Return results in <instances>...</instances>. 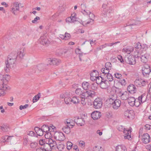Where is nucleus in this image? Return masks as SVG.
I'll use <instances>...</instances> for the list:
<instances>
[{
	"instance_id": "1",
	"label": "nucleus",
	"mask_w": 151,
	"mask_h": 151,
	"mask_svg": "<svg viewBox=\"0 0 151 151\" xmlns=\"http://www.w3.org/2000/svg\"><path fill=\"white\" fill-rule=\"evenodd\" d=\"M17 58L15 52H12L9 56L6 62V66L4 68V70L6 72L8 73L10 69L12 68L15 66Z\"/></svg>"
},
{
	"instance_id": "2",
	"label": "nucleus",
	"mask_w": 151,
	"mask_h": 151,
	"mask_svg": "<svg viewBox=\"0 0 151 151\" xmlns=\"http://www.w3.org/2000/svg\"><path fill=\"white\" fill-rule=\"evenodd\" d=\"M10 76L7 74L3 75L0 74V89L4 90H10V87L6 84L9 80Z\"/></svg>"
},
{
	"instance_id": "3",
	"label": "nucleus",
	"mask_w": 151,
	"mask_h": 151,
	"mask_svg": "<svg viewBox=\"0 0 151 151\" xmlns=\"http://www.w3.org/2000/svg\"><path fill=\"white\" fill-rule=\"evenodd\" d=\"M118 130L121 132H123L124 134L123 136L125 139L131 140L132 138L131 136L132 129H129L125 128L122 126L119 125L117 127Z\"/></svg>"
},
{
	"instance_id": "4",
	"label": "nucleus",
	"mask_w": 151,
	"mask_h": 151,
	"mask_svg": "<svg viewBox=\"0 0 151 151\" xmlns=\"http://www.w3.org/2000/svg\"><path fill=\"white\" fill-rule=\"evenodd\" d=\"M81 8L82 9V12L84 15H89V17L90 18V21H88L86 22H82V24L84 26H85L88 24L90 23V22H92L93 21V19L94 17V15L92 13H91V12L88 10H85L84 9H83V8H84L86 7V6L84 4H82Z\"/></svg>"
},
{
	"instance_id": "5",
	"label": "nucleus",
	"mask_w": 151,
	"mask_h": 151,
	"mask_svg": "<svg viewBox=\"0 0 151 151\" xmlns=\"http://www.w3.org/2000/svg\"><path fill=\"white\" fill-rule=\"evenodd\" d=\"M147 95H146L145 93H144L141 96H139L138 99H136L134 103V106L138 107L141 104L146 101L147 98Z\"/></svg>"
},
{
	"instance_id": "6",
	"label": "nucleus",
	"mask_w": 151,
	"mask_h": 151,
	"mask_svg": "<svg viewBox=\"0 0 151 151\" xmlns=\"http://www.w3.org/2000/svg\"><path fill=\"white\" fill-rule=\"evenodd\" d=\"M60 98L62 99H64L65 103L66 104H70L72 103V98H70V95L68 92L64 93L61 94L60 95Z\"/></svg>"
},
{
	"instance_id": "7",
	"label": "nucleus",
	"mask_w": 151,
	"mask_h": 151,
	"mask_svg": "<svg viewBox=\"0 0 151 151\" xmlns=\"http://www.w3.org/2000/svg\"><path fill=\"white\" fill-rule=\"evenodd\" d=\"M142 70L143 75L145 77H148L151 72L150 66L147 64H145L143 66Z\"/></svg>"
},
{
	"instance_id": "8",
	"label": "nucleus",
	"mask_w": 151,
	"mask_h": 151,
	"mask_svg": "<svg viewBox=\"0 0 151 151\" xmlns=\"http://www.w3.org/2000/svg\"><path fill=\"white\" fill-rule=\"evenodd\" d=\"M61 60L58 59L52 58H48V64L51 65H58L60 63Z\"/></svg>"
},
{
	"instance_id": "9",
	"label": "nucleus",
	"mask_w": 151,
	"mask_h": 151,
	"mask_svg": "<svg viewBox=\"0 0 151 151\" xmlns=\"http://www.w3.org/2000/svg\"><path fill=\"white\" fill-rule=\"evenodd\" d=\"M134 56H129L127 58V62L129 64L133 65L135 64L136 61L135 58H139L140 56L136 54V52H135L134 53Z\"/></svg>"
},
{
	"instance_id": "10",
	"label": "nucleus",
	"mask_w": 151,
	"mask_h": 151,
	"mask_svg": "<svg viewBox=\"0 0 151 151\" xmlns=\"http://www.w3.org/2000/svg\"><path fill=\"white\" fill-rule=\"evenodd\" d=\"M102 101L101 99L96 98L94 101L93 104L94 107L96 109H100L102 106Z\"/></svg>"
},
{
	"instance_id": "11",
	"label": "nucleus",
	"mask_w": 151,
	"mask_h": 151,
	"mask_svg": "<svg viewBox=\"0 0 151 151\" xmlns=\"http://www.w3.org/2000/svg\"><path fill=\"white\" fill-rule=\"evenodd\" d=\"M110 99L113 101L111 103V105L113 108L114 109H118L121 105V101L119 99L114 100L111 98H110Z\"/></svg>"
},
{
	"instance_id": "12",
	"label": "nucleus",
	"mask_w": 151,
	"mask_h": 151,
	"mask_svg": "<svg viewBox=\"0 0 151 151\" xmlns=\"http://www.w3.org/2000/svg\"><path fill=\"white\" fill-rule=\"evenodd\" d=\"M119 91V96L121 98V99L123 100H126L129 98V94L127 91H125L122 93L121 91V89H118Z\"/></svg>"
},
{
	"instance_id": "13",
	"label": "nucleus",
	"mask_w": 151,
	"mask_h": 151,
	"mask_svg": "<svg viewBox=\"0 0 151 151\" xmlns=\"http://www.w3.org/2000/svg\"><path fill=\"white\" fill-rule=\"evenodd\" d=\"M76 14L75 13L72 14L70 17H68L66 19V22L68 23H73L76 21Z\"/></svg>"
},
{
	"instance_id": "14",
	"label": "nucleus",
	"mask_w": 151,
	"mask_h": 151,
	"mask_svg": "<svg viewBox=\"0 0 151 151\" xmlns=\"http://www.w3.org/2000/svg\"><path fill=\"white\" fill-rule=\"evenodd\" d=\"M150 136L147 133H144L142 136V141L145 144H147L150 142Z\"/></svg>"
},
{
	"instance_id": "15",
	"label": "nucleus",
	"mask_w": 151,
	"mask_h": 151,
	"mask_svg": "<svg viewBox=\"0 0 151 151\" xmlns=\"http://www.w3.org/2000/svg\"><path fill=\"white\" fill-rule=\"evenodd\" d=\"M124 115L129 119H132L134 116V111L133 110H127L124 112Z\"/></svg>"
},
{
	"instance_id": "16",
	"label": "nucleus",
	"mask_w": 151,
	"mask_h": 151,
	"mask_svg": "<svg viewBox=\"0 0 151 151\" xmlns=\"http://www.w3.org/2000/svg\"><path fill=\"white\" fill-rule=\"evenodd\" d=\"M47 34H46L44 35L43 36L41 37L39 41L40 43L42 45H46L47 42Z\"/></svg>"
},
{
	"instance_id": "17",
	"label": "nucleus",
	"mask_w": 151,
	"mask_h": 151,
	"mask_svg": "<svg viewBox=\"0 0 151 151\" xmlns=\"http://www.w3.org/2000/svg\"><path fill=\"white\" fill-rule=\"evenodd\" d=\"M95 94L96 93L94 91L88 90L85 91L84 97H93L95 95Z\"/></svg>"
},
{
	"instance_id": "18",
	"label": "nucleus",
	"mask_w": 151,
	"mask_h": 151,
	"mask_svg": "<svg viewBox=\"0 0 151 151\" xmlns=\"http://www.w3.org/2000/svg\"><path fill=\"white\" fill-rule=\"evenodd\" d=\"M74 121L78 125L82 126L85 124L84 121L82 118H79L78 117H75Z\"/></svg>"
},
{
	"instance_id": "19",
	"label": "nucleus",
	"mask_w": 151,
	"mask_h": 151,
	"mask_svg": "<svg viewBox=\"0 0 151 151\" xmlns=\"http://www.w3.org/2000/svg\"><path fill=\"white\" fill-rule=\"evenodd\" d=\"M91 116L92 118L93 119H97L101 116V114L99 111H95L92 113Z\"/></svg>"
},
{
	"instance_id": "20",
	"label": "nucleus",
	"mask_w": 151,
	"mask_h": 151,
	"mask_svg": "<svg viewBox=\"0 0 151 151\" xmlns=\"http://www.w3.org/2000/svg\"><path fill=\"white\" fill-rule=\"evenodd\" d=\"M13 137V136H8L7 135H5L2 137L0 140V143L2 144L5 142H8L11 140L12 138Z\"/></svg>"
},
{
	"instance_id": "21",
	"label": "nucleus",
	"mask_w": 151,
	"mask_h": 151,
	"mask_svg": "<svg viewBox=\"0 0 151 151\" xmlns=\"http://www.w3.org/2000/svg\"><path fill=\"white\" fill-rule=\"evenodd\" d=\"M128 91L131 93H134L136 91V88L135 86L133 84H130L127 87Z\"/></svg>"
},
{
	"instance_id": "22",
	"label": "nucleus",
	"mask_w": 151,
	"mask_h": 151,
	"mask_svg": "<svg viewBox=\"0 0 151 151\" xmlns=\"http://www.w3.org/2000/svg\"><path fill=\"white\" fill-rule=\"evenodd\" d=\"M19 10V4L18 2H15L14 4V6L12 9V12L14 15H17V14L16 11Z\"/></svg>"
},
{
	"instance_id": "23",
	"label": "nucleus",
	"mask_w": 151,
	"mask_h": 151,
	"mask_svg": "<svg viewBox=\"0 0 151 151\" xmlns=\"http://www.w3.org/2000/svg\"><path fill=\"white\" fill-rule=\"evenodd\" d=\"M56 145V142L52 139H49L48 141V148H50V149H53Z\"/></svg>"
},
{
	"instance_id": "24",
	"label": "nucleus",
	"mask_w": 151,
	"mask_h": 151,
	"mask_svg": "<svg viewBox=\"0 0 151 151\" xmlns=\"http://www.w3.org/2000/svg\"><path fill=\"white\" fill-rule=\"evenodd\" d=\"M109 82L108 80H104L100 84V86L101 88L105 89L109 87Z\"/></svg>"
},
{
	"instance_id": "25",
	"label": "nucleus",
	"mask_w": 151,
	"mask_h": 151,
	"mask_svg": "<svg viewBox=\"0 0 151 151\" xmlns=\"http://www.w3.org/2000/svg\"><path fill=\"white\" fill-rule=\"evenodd\" d=\"M134 50V48L130 46L128 47L123 48L122 51L124 52V53H127L130 54L131 52H132Z\"/></svg>"
},
{
	"instance_id": "26",
	"label": "nucleus",
	"mask_w": 151,
	"mask_h": 151,
	"mask_svg": "<svg viewBox=\"0 0 151 151\" xmlns=\"http://www.w3.org/2000/svg\"><path fill=\"white\" fill-rule=\"evenodd\" d=\"M116 151H127V149L126 147L124 145H118L116 147Z\"/></svg>"
},
{
	"instance_id": "27",
	"label": "nucleus",
	"mask_w": 151,
	"mask_h": 151,
	"mask_svg": "<svg viewBox=\"0 0 151 151\" xmlns=\"http://www.w3.org/2000/svg\"><path fill=\"white\" fill-rule=\"evenodd\" d=\"M136 99L133 97H129L128 99V102L129 104L131 106H134L135 101Z\"/></svg>"
},
{
	"instance_id": "28",
	"label": "nucleus",
	"mask_w": 151,
	"mask_h": 151,
	"mask_svg": "<svg viewBox=\"0 0 151 151\" xmlns=\"http://www.w3.org/2000/svg\"><path fill=\"white\" fill-rule=\"evenodd\" d=\"M25 53L24 50H18L16 55L17 57L22 59Z\"/></svg>"
},
{
	"instance_id": "29",
	"label": "nucleus",
	"mask_w": 151,
	"mask_h": 151,
	"mask_svg": "<svg viewBox=\"0 0 151 151\" xmlns=\"http://www.w3.org/2000/svg\"><path fill=\"white\" fill-rule=\"evenodd\" d=\"M56 137L59 141H62L65 139V136L62 132L58 133L56 134Z\"/></svg>"
},
{
	"instance_id": "30",
	"label": "nucleus",
	"mask_w": 151,
	"mask_h": 151,
	"mask_svg": "<svg viewBox=\"0 0 151 151\" xmlns=\"http://www.w3.org/2000/svg\"><path fill=\"white\" fill-rule=\"evenodd\" d=\"M85 91L82 89L81 88H78L76 89V93L78 95L80 96H84V93Z\"/></svg>"
},
{
	"instance_id": "31",
	"label": "nucleus",
	"mask_w": 151,
	"mask_h": 151,
	"mask_svg": "<svg viewBox=\"0 0 151 151\" xmlns=\"http://www.w3.org/2000/svg\"><path fill=\"white\" fill-rule=\"evenodd\" d=\"M149 57V55L147 54L142 55L141 57V61L143 63H146Z\"/></svg>"
},
{
	"instance_id": "32",
	"label": "nucleus",
	"mask_w": 151,
	"mask_h": 151,
	"mask_svg": "<svg viewBox=\"0 0 151 151\" xmlns=\"http://www.w3.org/2000/svg\"><path fill=\"white\" fill-rule=\"evenodd\" d=\"M70 127L69 125H66L62 128V130L65 133L68 134L70 132Z\"/></svg>"
},
{
	"instance_id": "33",
	"label": "nucleus",
	"mask_w": 151,
	"mask_h": 151,
	"mask_svg": "<svg viewBox=\"0 0 151 151\" xmlns=\"http://www.w3.org/2000/svg\"><path fill=\"white\" fill-rule=\"evenodd\" d=\"M81 98L77 96L73 97L72 98V102L74 104H77L79 103L80 101Z\"/></svg>"
},
{
	"instance_id": "34",
	"label": "nucleus",
	"mask_w": 151,
	"mask_h": 151,
	"mask_svg": "<svg viewBox=\"0 0 151 151\" xmlns=\"http://www.w3.org/2000/svg\"><path fill=\"white\" fill-rule=\"evenodd\" d=\"M82 85L83 89L85 90H87L90 87V84L87 82H83Z\"/></svg>"
},
{
	"instance_id": "35",
	"label": "nucleus",
	"mask_w": 151,
	"mask_h": 151,
	"mask_svg": "<svg viewBox=\"0 0 151 151\" xmlns=\"http://www.w3.org/2000/svg\"><path fill=\"white\" fill-rule=\"evenodd\" d=\"M135 48L136 49H137V52H136V53H138L137 55H139V54L140 55L141 54L140 52L139 51H138V49H141V44L139 42H138L136 44L135 46Z\"/></svg>"
},
{
	"instance_id": "36",
	"label": "nucleus",
	"mask_w": 151,
	"mask_h": 151,
	"mask_svg": "<svg viewBox=\"0 0 151 151\" xmlns=\"http://www.w3.org/2000/svg\"><path fill=\"white\" fill-rule=\"evenodd\" d=\"M96 78V82L97 84H100L104 80L100 76H97Z\"/></svg>"
},
{
	"instance_id": "37",
	"label": "nucleus",
	"mask_w": 151,
	"mask_h": 151,
	"mask_svg": "<svg viewBox=\"0 0 151 151\" xmlns=\"http://www.w3.org/2000/svg\"><path fill=\"white\" fill-rule=\"evenodd\" d=\"M48 132H50L52 133H54L55 130V127L52 125L50 124V126H48Z\"/></svg>"
},
{
	"instance_id": "38",
	"label": "nucleus",
	"mask_w": 151,
	"mask_h": 151,
	"mask_svg": "<svg viewBox=\"0 0 151 151\" xmlns=\"http://www.w3.org/2000/svg\"><path fill=\"white\" fill-rule=\"evenodd\" d=\"M40 93H39L37 95L35 96L32 100V101L33 103L37 102L40 97Z\"/></svg>"
},
{
	"instance_id": "39",
	"label": "nucleus",
	"mask_w": 151,
	"mask_h": 151,
	"mask_svg": "<svg viewBox=\"0 0 151 151\" xmlns=\"http://www.w3.org/2000/svg\"><path fill=\"white\" fill-rule=\"evenodd\" d=\"M109 70H108V69L105 68H102L101 70V71L102 74H104L106 76L107 74H109Z\"/></svg>"
},
{
	"instance_id": "40",
	"label": "nucleus",
	"mask_w": 151,
	"mask_h": 151,
	"mask_svg": "<svg viewBox=\"0 0 151 151\" xmlns=\"http://www.w3.org/2000/svg\"><path fill=\"white\" fill-rule=\"evenodd\" d=\"M8 127L5 125H3L0 127V130L4 132H6L8 131Z\"/></svg>"
},
{
	"instance_id": "41",
	"label": "nucleus",
	"mask_w": 151,
	"mask_h": 151,
	"mask_svg": "<svg viewBox=\"0 0 151 151\" xmlns=\"http://www.w3.org/2000/svg\"><path fill=\"white\" fill-rule=\"evenodd\" d=\"M36 151H47V148L44 145L43 146L40 148H38L36 149Z\"/></svg>"
},
{
	"instance_id": "42",
	"label": "nucleus",
	"mask_w": 151,
	"mask_h": 151,
	"mask_svg": "<svg viewBox=\"0 0 151 151\" xmlns=\"http://www.w3.org/2000/svg\"><path fill=\"white\" fill-rule=\"evenodd\" d=\"M63 53H65V52L64 51V50L63 49H59L57 50L56 52V55L60 56L63 54Z\"/></svg>"
},
{
	"instance_id": "43",
	"label": "nucleus",
	"mask_w": 151,
	"mask_h": 151,
	"mask_svg": "<svg viewBox=\"0 0 151 151\" xmlns=\"http://www.w3.org/2000/svg\"><path fill=\"white\" fill-rule=\"evenodd\" d=\"M112 65L110 62L106 63L105 65V68L108 69V70H111V68Z\"/></svg>"
},
{
	"instance_id": "44",
	"label": "nucleus",
	"mask_w": 151,
	"mask_h": 151,
	"mask_svg": "<svg viewBox=\"0 0 151 151\" xmlns=\"http://www.w3.org/2000/svg\"><path fill=\"white\" fill-rule=\"evenodd\" d=\"M86 97H84V96H82L80 100H81V102L83 105H85L86 104Z\"/></svg>"
},
{
	"instance_id": "45",
	"label": "nucleus",
	"mask_w": 151,
	"mask_h": 151,
	"mask_svg": "<svg viewBox=\"0 0 151 151\" xmlns=\"http://www.w3.org/2000/svg\"><path fill=\"white\" fill-rule=\"evenodd\" d=\"M106 77L107 79V80H108V81H113V77L111 74H107L106 76Z\"/></svg>"
},
{
	"instance_id": "46",
	"label": "nucleus",
	"mask_w": 151,
	"mask_h": 151,
	"mask_svg": "<svg viewBox=\"0 0 151 151\" xmlns=\"http://www.w3.org/2000/svg\"><path fill=\"white\" fill-rule=\"evenodd\" d=\"M44 132H45L46 134H47V131H45L41 129L40 130H39V132L37 134L40 136H41L43 135Z\"/></svg>"
},
{
	"instance_id": "47",
	"label": "nucleus",
	"mask_w": 151,
	"mask_h": 151,
	"mask_svg": "<svg viewBox=\"0 0 151 151\" xmlns=\"http://www.w3.org/2000/svg\"><path fill=\"white\" fill-rule=\"evenodd\" d=\"M141 80V79H136L134 81L135 84L137 86H139Z\"/></svg>"
},
{
	"instance_id": "48",
	"label": "nucleus",
	"mask_w": 151,
	"mask_h": 151,
	"mask_svg": "<svg viewBox=\"0 0 151 151\" xmlns=\"http://www.w3.org/2000/svg\"><path fill=\"white\" fill-rule=\"evenodd\" d=\"M64 145L63 144L58 145L57 146V148L58 150L62 151L64 148Z\"/></svg>"
},
{
	"instance_id": "49",
	"label": "nucleus",
	"mask_w": 151,
	"mask_h": 151,
	"mask_svg": "<svg viewBox=\"0 0 151 151\" xmlns=\"http://www.w3.org/2000/svg\"><path fill=\"white\" fill-rule=\"evenodd\" d=\"M67 149L68 150H70L72 148L73 144L71 142H67Z\"/></svg>"
},
{
	"instance_id": "50",
	"label": "nucleus",
	"mask_w": 151,
	"mask_h": 151,
	"mask_svg": "<svg viewBox=\"0 0 151 151\" xmlns=\"http://www.w3.org/2000/svg\"><path fill=\"white\" fill-rule=\"evenodd\" d=\"M79 145L82 148H83L85 146V142L81 140L79 142Z\"/></svg>"
},
{
	"instance_id": "51",
	"label": "nucleus",
	"mask_w": 151,
	"mask_h": 151,
	"mask_svg": "<svg viewBox=\"0 0 151 151\" xmlns=\"http://www.w3.org/2000/svg\"><path fill=\"white\" fill-rule=\"evenodd\" d=\"M93 151H101V147L99 146H95L93 148Z\"/></svg>"
},
{
	"instance_id": "52",
	"label": "nucleus",
	"mask_w": 151,
	"mask_h": 151,
	"mask_svg": "<svg viewBox=\"0 0 151 151\" xmlns=\"http://www.w3.org/2000/svg\"><path fill=\"white\" fill-rule=\"evenodd\" d=\"M30 145L31 148H34L37 145V143L35 142H31L30 143Z\"/></svg>"
},
{
	"instance_id": "53",
	"label": "nucleus",
	"mask_w": 151,
	"mask_h": 151,
	"mask_svg": "<svg viewBox=\"0 0 151 151\" xmlns=\"http://www.w3.org/2000/svg\"><path fill=\"white\" fill-rule=\"evenodd\" d=\"M97 87L98 84H97L93 83L91 86V88L93 90H96L97 89Z\"/></svg>"
},
{
	"instance_id": "54",
	"label": "nucleus",
	"mask_w": 151,
	"mask_h": 151,
	"mask_svg": "<svg viewBox=\"0 0 151 151\" xmlns=\"http://www.w3.org/2000/svg\"><path fill=\"white\" fill-rule=\"evenodd\" d=\"M151 88V82H150L149 83L147 88V92L148 94H150V90Z\"/></svg>"
},
{
	"instance_id": "55",
	"label": "nucleus",
	"mask_w": 151,
	"mask_h": 151,
	"mask_svg": "<svg viewBox=\"0 0 151 151\" xmlns=\"http://www.w3.org/2000/svg\"><path fill=\"white\" fill-rule=\"evenodd\" d=\"M65 40H68L70 38V35L69 33H65Z\"/></svg>"
},
{
	"instance_id": "56",
	"label": "nucleus",
	"mask_w": 151,
	"mask_h": 151,
	"mask_svg": "<svg viewBox=\"0 0 151 151\" xmlns=\"http://www.w3.org/2000/svg\"><path fill=\"white\" fill-rule=\"evenodd\" d=\"M29 105L28 104H25L24 105H20L19 106V109L20 110H22V109H25L27 108L28 107Z\"/></svg>"
},
{
	"instance_id": "57",
	"label": "nucleus",
	"mask_w": 151,
	"mask_h": 151,
	"mask_svg": "<svg viewBox=\"0 0 151 151\" xmlns=\"http://www.w3.org/2000/svg\"><path fill=\"white\" fill-rule=\"evenodd\" d=\"M96 72L95 70H93V71L91 72L90 73V76L91 77H97L96 76V73H97V72Z\"/></svg>"
},
{
	"instance_id": "58",
	"label": "nucleus",
	"mask_w": 151,
	"mask_h": 151,
	"mask_svg": "<svg viewBox=\"0 0 151 151\" xmlns=\"http://www.w3.org/2000/svg\"><path fill=\"white\" fill-rule=\"evenodd\" d=\"M119 82L122 85L124 86L126 84V82L124 79L120 80Z\"/></svg>"
},
{
	"instance_id": "59",
	"label": "nucleus",
	"mask_w": 151,
	"mask_h": 151,
	"mask_svg": "<svg viewBox=\"0 0 151 151\" xmlns=\"http://www.w3.org/2000/svg\"><path fill=\"white\" fill-rule=\"evenodd\" d=\"M141 49H142L143 50H146L147 48V45L145 44H143L141 45Z\"/></svg>"
},
{
	"instance_id": "60",
	"label": "nucleus",
	"mask_w": 151,
	"mask_h": 151,
	"mask_svg": "<svg viewBox=\"0 0 151 151\" xmlns=\"http://www.w3.org/2000/svg\"><path fill=\"white\" fill-rule=\"evenodd\" d=\"M120 43L119 41H117L115 42H113L112 43L107 44V46L111 47V46H112L113 45H116V44H117L118 43Z\"/></svg>"
},
{
	"instance_id": "61",
	"label": "nucleus",
	"mask_w": 151,
	"mask_h": 151,
	"mask_svg": "<svg viewBox=\"0 0 151 151\" xmlns=\"http://www.w3.org/2000/svg\"><path fill=\"white\" fill-rule=\"evenodd\" d=\"M147 83V81H144L142 79H141L139 86L141 87L142 86H144L145 85V83Z\"/></svg>"
},
{
	"instance_id": "62",
	"label": "nucleus",
	"mask_w": 151,
	"mask_h": 151,
	"mask_svg": "<svg viewBox=\"0 0 151 151\" xmlns=\"http://www.w3.org/2000/svg\"><path fill=\"white\" fill-rule=\"evenodd\" d=\"M28 133H27L28 135L31 136H35V134H36L32 131H29Z\"/></svg>"
},
{
	"instance_id": "63",
	"label": "nucleus",
	"mask_w": 151,
	"mask_h": 151,
	"mask_svg": "<svg viewBox=\"0 0 151 151\" xmlns=\"http://www.w3.org/2000/svg\"><path fill=\"white\" fill-rule=\"evenodd\" d=\"M114 75L115 77L118 79H119L122 77V75L119 73H116Z\"/></svg>"
},
{
	"instance_id": "64",
	"label": "nucleus",
	"mask_w": 151,
	"mask_h": 151,
	"mask_svg": "<svg viewBox=\"0 0 151 151\" xmlns=\"http://www.w3.org/2000/svg\"><path fill=\"white\" fill-rule=\"evenodd\" d=\"M112 115V113L111 112H107L106 114V116L109 118L111 117Z\"/></svg>"
}]
</instances>
